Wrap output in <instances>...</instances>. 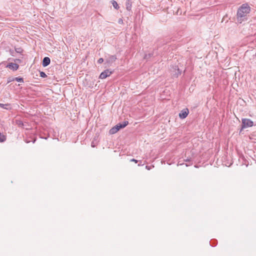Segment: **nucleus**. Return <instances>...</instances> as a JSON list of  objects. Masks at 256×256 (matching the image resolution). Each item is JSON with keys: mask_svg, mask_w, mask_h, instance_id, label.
Here are the masks:
<instances>
[{"mask_svg": "<svg viewBox=\"0 0 256 256\" xmlns=\"http://www.w3.org/2000/svg\"><path fill=\"white\" fill-rule=\"evenodd\" d=\"M40 76L42 78H46V75L44 72H40Z\"/></svg>", "mask_w": 256, "mask_h": 256, "instance_id": "11", "label": "nucleus"}, {"mask_svg": "<svg viewBox=\"0 0 256 256\" xmlns=\"http://www.w3.org/2000/svg\"><path fill=\"white\" fill-rule=\"evenodd\" d=\"M188 114L189 110L188 108H186L181 110V112L179 113L178 116L180 118L184 119L188 116Z\"/></svg>", "mask_w": 256, "mask_h": 256, "instance_id": "5", "label": "nucleus"}, {"mask_svg": "<svg viewBox=\"0 0 256 256\" xmlns=\"http://www.w3.org/2000/svg\"><path fill=\"white\" fill-rule=\"evenodd\" d=\"M4 104H0V106L2 108H4Z\"/></svg>", "mask_w": 256, "mask_h": 256, "instance_id": "16", "label": "nucleus"}, {"mask_svg": "<svg viewBox=\"0 0 256 256\" xmlns=\"http://www.w3.org/2000/svg\"><path fill=\"white\" fill-rule=\"evenodd\" d=\"M255 55H256V54Z\"/></svg>", "mask_w": 256, "mask_h": 256, "instance_id": "17", "label": "nucleus"}, {"mask_svg": "<svg viewBox=\"0 0 256 256\" xmlns=\"http://www.w3.org/2000/svg\"><path fill=\"white\" fill-rule=\"evenodd\" d=\"M128 124V122H124L123 124H118L112 128L109 131L110 134H114L116 133L120 128H124Z\"/></svg>", "mask_w": 256, "mask_h": 256, "instance_id": "2", "label": "nucleus"}, {"mask_svg": "<svg viewBox=\"0 0 256 256\" xmlns=\"http://www.w3.org/2000/svg\"><path fill=\"white\" fill-rule=\"evenodd\" d=\"M14 80V78H10L8 80V82H10L12 81H13V80Z\"/></svg>", "mask_w": 256, "mask_h": 256, "instance_id": "15", "label": "nucleus"}, {"mask_svg": "<svg viewBox=\"0 0 256 256\" xmlns=\"http://www.w3.org/2000/svg\"><path fill=\"white\" fill-rule=\"evenodd\" d=\"M6 140V137L5 136L2 134L1 133H0V142H4Z\"/></svg>", "mask_w": 256, "mask_h": 256, "instance_id": "9", "label": "nucleus"}, {"mask_svg": "<svg viewBox=\"0 0 256 256\" xmlns=\"http://www.w3.org/2000/svg\"><path fill=\"white\" fill-rule=\"evenodd\" d=\"M111 58L113 60H116V57L114 56H110Z\"/></svg>", "mask_w": 256, "mask_h": 256, "instance_id": "13", "label": "nucleus"}, {"mask_svg": "<svg viewBox=\"0 0 256 256\" xmlns=\"http://www.w3.org/2000/svg\"><path fill=\"white\" fill-rule=\"evenodd\" d=\"M14 80L18 82H24L23 79L22 78H14Z\"/></svg>", "mask_w": 256, "mask_h": 256, "instance_id": "10", "label": "nucleus"}, {"mask_svg": "<svg viewBox=\"0 0 256 256\" xmlns=\"http://www.w3.org/2000/svg\"><path fill=\"white\" fill-rule=\"evenodd\" d=\"M112 4L113 6L116 10H118L119 8V6L117 3V2L115 0H112Z\"/></svg>", "mask_w": 256, "mask_h": 256, "instance_id": "8", "label": "nucleus"}, {"mask_svg": "<svg viewBox=\"0 0 256 256\" xmlns=\"http://www.w3.org/2000/svg\"><path fill=\"white\" fill-rule=\"evenodd\" d=\"M50 58L48 57H45L42 60V66H48L50 63Z\"/></svg>", "mask_w": 256, "mask_h": 256, "instance_id": "7", "label": "nucleus"}, {"mask_svg": "<svg viewBox=\"0 0 256 256\" xmlns=\"http://www.w3.org/2000/svg\"><path fill=\"white\" fill-rule=\"evenodd\" d=\"M250 12V7L248 4H243L238 10L237 15L238 18L246 16Z\"/></svg>", "mask_w": 256, "mask_h": 256, "instance_id": "1", "label": "nucleus"}, {"mask_svg": "<svg viewBox=\"0 0 256 256\" xmlns=\"http://www.w3.org/2000/svg\"><path fill=\"white\" fill-rule=\"evenodd\" d=\"M242 128H245L248 127H252L254 125V122L252 120L248 118H242Z\"/></svg>", "mask_w": 256, "mask_h": 256, "instance_id": "3", "label": "nucleus"}, {"mask_svg": "<svg viewBox=\"0 0 256 256\" xmlns=\"http://www.w3.org/2000/svg\"><path fill=\"white\" fill-rule=\"evenodd\" d=\"M18 64L14 63H10L6 66V68H8L13 70H16L18 68Z\"/></svg>", "mask_w": 256, "mask_h": 256, "instance_id": "6", "label": "nucleus"}, {"mask_svg": "<svg viewBox=\"0 0 256 256\" xmlns=\"http://www.w3.org/2000/svg\"><path fill=\"white\" fill-rule=\"evenodd\" d=\"M112 74V72L108 70H105L104 72H102L99 78L100 79H104L106 78L108 76H110Z\"/></svg>", "mask_w": 256, "mask_h": 256, "instance_id": "4", "label": "nucleus"}, {"mask_svg": "<svg viewBox=\"0 0 256 256\" xmlns=\"http://www.w3.org/2000/svg\"><path fill=\"white\" fill-rule=\"evenodd\" d=\"M104 62V60L102 58H100L98 59V62L99 64H102Z\"/></svg>", "mask_w": 256, "mask_h": 256, "instance_id": "12", "label": "nucleus"}, {"mask_svg": "<svg viewBox=\"0 0 256 256\" xmlns=\"http://www.w3.org/2000/svg\"><path fill=\"white\" fill-rule=\"evenodd\" d=\"M130 161L134 162L135 163H137L138 162V160H136L134 159V158H132V159L130 160Z\"/></svg>", "mask_w": 256, "mask_h": 256, "instance_id": "14", "label": "nucleus"}]
</instances>
